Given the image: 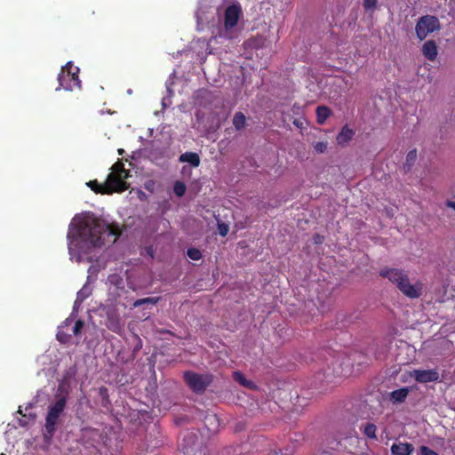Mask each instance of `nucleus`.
I'll return each instance as SVG.
<instances>
[{
  "label": "nucleus",
  "instance_id": "33",
  "mask_svg": "<svg viewBox=\"0 0 455 455\" xmlns=\"http://www.w3.org/2000/svg\"><path fill=\"white\" fill-rule=\"evenodd\" d=\"M190 172H191L190 168H188V167H187V166H184V167L182 168V173H183V174H185V173H187V172H188V173H190Z\"/></svg>",
  "mask_w": 455,
  "mask_h": 455
},
{
  "label": "nucleus",
  "instance_id": "14",
  "mask_svg": "<svg viewBox=\"0 0 455 455\" xmlns=\"http://www.w3.org/2000/svg\"><path fill=\"white\" fill-rule=\"evenodd\" d=\"M354 132L347 126H344L340 132L337 135L336 140L339 145H344L352 140Z\"/></svg>",
  "mask_w": 455,
  "mask_h": 455
},
{
  "label": "nucleus",
  "instance_id": "10",
  "mask_svg": "<svg viewBox=\"0 0 455 455\" xmlns=\"http://www.w3.org/2000/svg\"><path fill=\"white\" fill-rule=\"evenodd\" d=\"M413 451V445L409 443H393L391 446L392 455H411Z\"/></svg>",
  "mask_w": 455,
  "mask_h": 455
},
{
  "label": "nucleus",
  "instance_id": "36",
  "mask_svg": "<svg viewBox=\"0 0 455 455\" xmlns=\"http://www.w3.org/2000/svg\"><path fill=\"white\" fill-rule=\"evenodd\" d=\"M315 243H321V242H322L321 237H320L319 235H317V236L315 238Z\"/></svg>",
  "mask_w": 455,
  "mask_h": 455
},
{
  "label": "nucleus",
  "instance_id": "5",
  "mask_svg": "<svg viewBox=\"0 0 455 455\" xmlns=\"http://www.w3.org/2000/svg\"><path fill=\"white\" fill-rule=\"evenodd\" d=\"M127 177L124 164L117 162L112 166V172L108 175L107 185L112 191L123 192L128 188V184L124 181Z\"/></svg>",
  "mask_w": 455,
  "mask_h": 455
},
{
  "label": "nucleus",
  "instance_id": "41",
  "mask_svg": "<svg viewBox=\"0 0 455 455\" xmlns=\"http://www.w3.org/2000/svg\"><path fill=\"white\" fill-rule=\"evenodd\" d=\"M123 153V149H119V154L121 155Z\"/></svg>",
  "mask_w": 455,
  "mask_h": 455
},
{
  "label": "nucleus",
  "instance_id": "22",
  "mask_svg": "<svg viewBox=\"0 0 455 455\" xmlns=\"http://www.w3.org/2000/svg\"><path fill=\"white\" fill-rule=\"evenodd\" d=\"M158 301H159V298L158 297L144 298V299H137L133 303V307H140V306L145 305V304L156 305Z\"/></svg>",
  "mask_w": 455,
  "mask_h": 455
},
{
  "label": "nucleus",
  "instance_id": "13",
  "mask_svg": "<svg viewBox=\"0 0 455 455\" xmlns=\"http://www.w3.org/2000/svg\"><path fill=\"white\" fill-rule=\"evenodd\" d=\"M179 161L180 163H188L193 167H198L200 165V156L195 152H186L180 156Z\"/></svg>",
  "mask_w": 455,
  "mask_h": 455
},
{
  "label": "nucleus",
  "instance_id": "38",
  "mask_svg": "<svg viewBox=\"0 0 455 455\" xmlns=\"http://www.w3.org/2000/svg\"><path fill=\"white\" fill-rule=\"evenodd\" d=\"M27 422L25 420L20 419V425L26 426Z\"/></svg>",
  "mask_w": 455,
  "mask_h": 455
},
{
  "label": "nucleus",
  "instance_id": "28",
  "mask_svg": "<svg viewBox=\"0 0 455 455\" xmlns=\"http://www.w3.org/2000/svg\"><path fill=\"white\" fill-rule=\"evenodd\" d=\"M84 323L82 320H77L73 326L72 332L75 336H78L81 333V330L84 327Z\"/></svg>",
  "mask_w": 455,
  "mask_h": 455
},
{
  "label": "nucleus",
  "instance_id": "27",
  "mask_svg": "<svg viewBox=\"0 0 455 455\" xmlns=\"http://www.w3.org/2000/svg\"><path fill=\"white\" fill-rule=\"evenodd\" d=\"M188 256L193 260H198L202 258V253L198 249L191 248L188 250Z\"/></svg>",
  "mask_w": 455,
  "mask_h": 455
},
{
  "label": "nucleus",
  "instance_id": "37",
  "mask_svg": "<svg viewBox=\"0 0 455 455\" xmlns=\"http://www.w3.org/2000/svg\"><path fill=\"white\" fill-rule=\"evenodd\" d=\"M72 322V320L70 318H67L66 321L64 322V324L65 325H68L70 323Z\"/></svg>",
  "mask_w": 455,
  "mask_h": 455
},
{
  "label": "nucleus",
  "instance_id": "19",
  "mask_svg": "<svg viewBox=\"0 0 455 455\" xmlns=\"http://www.w3.org/2000/svg\"><path fill=\"white\" fill-rule=\"evenodd\" d=\"M87 185L94 190L96 193H113L114 191L110 190L107 185V181L104 185L98 184L97 181H90Z\"/></svg>",
  "mask_w": 455,
  "mask_h": 455
},
{
  "label": "nucleus",
  "instance_id": "20",
  "mask_svg": "<svg viewBox=\"0 0 455 455\" xmlns=\"http://www.w3.org/2000/svg\"><path fill=\"white\" fill-rule=\"evenodd\" d=\"M219 419L215 414H210L205 417V426L211 432H216Z\"/></svg>",
  "mask_w": 455,
  "mask_h": 455
},
{
  "label": "nucleus",
  "instance_id": "9",
  "mask_svg": "<svg viewBox=\"0 0 455 455\" xmlns=\"http://www.w3.org/2000/svg\"><path fill=\"white\" fill-rule=\"evenodd\" d=\"M411 376L419 383H428L437 381L440 378L439 372L435 370H414Z\"/></svg>",
  "mask_w": 455,
  "mask_h": 455
},
{
  "label": "nucleus",
  "instance_id": "32",
  "mask_svg": "<svg viewBox=\"0 0 455 455\" xmlns=\"http://www.w3.org/2000/svg\"><path fill=\"white\" fill-rule=\"evenodd\" d=\"M109 281L113 283H118L119 281H122L121 278L118 275H111L109 277Z\"/></svg>",
  "mask_w": 455,
  "mask_h": 455
},
{
  "label": "nucleus",
  "instance_id": "7",
  "mask_svg": "<svg viewBox=\"0 0 455 455\" xmlns=\"http://www.w3.org/2000/svg\"><path fill=\"white\" fill-rule=\"evenodd\" d=\"M441 28L440 21L435 16L425 15L419 19L416 24V35L419 40H423L435 31Z\"/></svg>",
  "mask_w": 455,
  "mask_h": 455
},
{
  "label": "nucleus",
  "instance_id": "16",
  "mask_svg": "<svg viewBox=\"0 0 455 455\" xmlns=\"http://www.w3.org/2000/svg\"><path fill=\"white\" fill-rule=\"evenodd\" d=\"M91 294V288L88 286H84L76 295V299L74 303V311L77 310L83 301L88 298Z\"/></svg>",
  "mask_w": 455,
  "mask_h": 455
},
{
  "label": "nucleus",
  "instance_id": "24",
  "mask_svg": "<svg viewBox=\"0 0 455 455\" xmlns=\"http://www.w3.org/2000/svg\"><path fill=\"white\" fill-rule=\"evenodd\" d=\"M417 156H418V155H417L416 149H412V150L409 151L406 156L404 167H407L408 169H410L416 162Z\"/></svg>",
  "mask_w": 455,
  "mask_h": 455
},
{
  "label": "nucleus",
  "instance_id": "39",
  "mask_svg": "<svg viewBox=\"0 0 455 455\" xmlns=\"http://www.w3.org/2000/svg\"><path fill=\"white\" fill-rule=\"evenodd\" d=\"M60 336H61V332L59 331V333L57 334V337H58L59 339H60Z\"/></svg>",
  "mask_w": 455,
  "mask_h": 455
},
{
  "label": "nucleus",
  "instance_id": "3",
  "mask_svg": "<svg viewBox=\"0 0 455 455\" xmlns=\"http://www.w3.org/2000/svg\"><path fill=\"white\" fill-rule=\"evenodd\" d=\"M242 17L240 4L235 3L228 6L224 12L223 25L219 29V36L226 39L236 37L239 32L238 22Z\"/></svg>",
  "mask_w": 455,
  "mask_h": 455
},
{
  "label": "nucleus",
  "instance_id": "2",
  "mask_svg": "<svg viewBox=\"0 0 455 455\" xmlns=\"http://www.w3.org/2000/svg\"><path fill=\"white\" fill-rule=\"evenodd\" d=\"M380 275L387 278L404 296L410 299H418L422 294L423 283L419 281L411 283L408 275L403 270L387 268L381 270Z\"/></svg>",
  "mask_w": 455,
  "mask_h": 455
},
{
  "label": "nucleus",
  "instance_id": "40",
  "mask_svg": "<svg viewBox=\"0 0 455 455\" xmlns=\"http://www.w3.org/2000/svg\"><path fill=\"white\" fill-rule=\"evenodd\" d=\"M186 450L187 451H185L184 452L188 455L189 454L188 448H186Z\"/></svg>",
  "mask_w": 455,
  "mask_h": 455
},
{
  "label": "nucleus",
  "instance_id": "1",
  "mask_svg": "<svg viewBox=\"0 0 455 455\" xmlns=\"http://www.w3.org/2000/svg\"><path fill=\"white\" fill-rule=\"evenodd\" d=\"M120 235L118 227L111 226L92 214L76 215L68 233L69 254L80 261V252L86 253L92 247H100L107 242L114 243Z\"/></svg>",
  "mask_w": 455,
  "mask_h": 455
},
{
  "label": "nucleus",
  "instance_id": "34",
  "mask_svg": "<svg viewBox=\"0 0 455 455\" xmlns=\"http://www.w3.org/2000/svg\"><path fill=\"white\" fill-rule=\"evenodd\" d=\"M293 124H294L297 127H300V126L302 125V123H301L299 120H298V119L294 120Z\"/></svg>",
  "mask_w": 455,
  "mask_h": 455
},
{
  "label": "nucleus",
  "instance_id": "25",
  "mask_svg": "<svg viewBox=\"0 0 455 455\" xmlns=\"http://www.w3.org/2000/svg\"><path fill=\"white\" fill-rule=\"evenodd\" d=\"M186 189V186L182 182L177 181L174 184L173 191L175 195L179 197H181L185 195Z\"/></svg>",
  "mask_w": 455,
  "mask_h": 455
},
{
  "label": "nucleus",
  "instance_id": "42",
  "mask_svg": "<svg viewBox=\"0 0 455 455\" xmlns=\"http://www.w3.org/2000/svg\"><path fill=\"white\" fill-rule=\"evenodd\" d=\"M0 455H4V453H1Z\"/></svg>",
  "mask_w": 455,
  "mask_h": 455
},
{
  "label": "nucleus",
  "instance_id": "21",
  "mask_svg": "<svg viewBox=\"0 0 455 455\" xmlns=\"http://www.w3.org/2000/svg\"><path fill=\"white\" fill-rule=\"evenodd\" d=\"M234 378H235V381H237L238 383H240L241 385H243L244 387H247L250 388L254 387V384L251 381L247 380L245 379V377L239 371L234 372Z\"/></svg>",
  "mask_w": 455,
  "mask_h": 455
},
{
  "label": "nucleus",
  "instance_id": "11",
  "mask_svg": "<svg viewBox=\"0 0 455 455\" xmlns=\"http://www.w3.org/2000/svg\"><path fill=\"white\" fill-rule=\"evenodd\" d=\"M123 323L119 316L113 313L108 314L106 326L114 332L121 331L123 328Z\"/></svg>",
  "mask_w": 455,
  "mask_h": 455
},
{
  "label": "nucleus",
  "instance_id": "8",
  "mask_svg": "<svg viewBox=\"0 0 455 455\" xmlns=\"http://www.w3.org/2000/svg\"><path fill=\"white\" fill-rule=\"evenodd\" d=\"M78 70V68L73 67L71 62L68 63L59 75L60 86L65 90H72L75 86L79 87Z\"/></svg>",
  "mask_w": 455,
  "mask_h": 455
},
{
  "label": "nucleus",
  "instance_id": "15",
  "mask_svg": "<svg viewBox=\"0 0 455 455\" xmlns=\"http://www.w3.org/2000/svg\"><path fill=\"white\" fill-rule=\"evenodd\" d=\"M409 394V389L407 387H403L397 390H395L389 394L390 400L393 403H402L405 400Z\"/></svg>",
  "mask_w": 455,
  "mask_h": 455
},
{
  "label": "nucleus",
  "instance_id": "23",
  "mask_svg": "<svg viewBox=\"0 0 455 455\" xmlns=\"http://www.w3.org/2000/svg\"><path fill=\"white\" fill-rule=\"evenodd\" d=\"M376 431H377V427H376V425H374L372 423H367L363 427L364 435L367 437L371 438V439L377 438Z\"/></svg>",
  "mask_w": 455,
  "mask_h": 455
},
{
  "label": "nucleus",
  "instance_id": "30",
  "mask_svg": "<svg viewBox=\"0 0 455 455\" xmlns=\"http://www.w3.org/2000/svg\"><path fill=\"white\" fill-rule=\"evenodd\" d=\"M378 0H363V7L366 10H373L376 8Z\"/></svg>",
  "mask_w": 455,
  "mask_h": 455
},
{
  "label": "nucleus",
  "instance_id": "17",
  "mask_svg": "<svg viewBox=\"0 0 455 455\" xmlns=\"http://www.w3.org/2000/svg\"><path fill=\"white\" fill-rule=\"evenodd\" d=\"M331 110L329 108L325 106H319L316 108V116H317V122L320 124H323L326 119L330 116Z\"/></svg>",
  "mask_w": 455,
  "mask_h": 455
},
{
  "label": "nucleus",
  "instance_id": "29",
  "mask_svg": "<svg viewBox=\"0 0 455 455\" xmlns=\"http://www.w3.org/2000/svg\"><path fill=\"white\" fill-rule=\"evenodd\" d=\"M218 230H219V234L221 236H226L228 233L229 228L225 223H218Z\"/></svg>",
  "mask_w": 455,
  "mask_h": 455
},
{
  "label": "nucleus",
  "instance_id": "26",
  "mask_svg": "<svg viewBox=\"0 0 455 455\" xmlns=\"http://www.w3.org/2000/svg\"><path fill=\"white\" fill-rule=\"evenodd\" d=\"M328 143L325 141H318L313 144V148L316 153H323L326 151Z\"/></svg>",
  "mask_w": 455,
  "mask_h": 455
},
{
  "label": "nucleus",
  "instance_id": "12",
  "mask_svg": "<svg viewBox=\"0 0 455 455\" xmlns=\"http://www.w3.org/2000/svg\"><path fill=\"white\" fill-rule=\"evenodd\" d=\"M423 55L429 60H435L437 56V47L434 41H427L422 47Z\"/></svg>",
  "mask_w": 455,
  "mask_h": 455
},
{
  "label": "nucleus",
  "instance_id": "4",
  "mask_svg": "<svg viewBox=\"0 0 455 455\" xmlns=\"http://www.w3.org/2000/svg\"><path fill=\"white\" fill-rule=\"evenodd\" d=\"M57 401L49 407V411L45 419V437L51 438L55 430L56 424L60 414L63 412L67 399L65 396H57Z\"/></svg>",
  "mask_w": 455,
  "mask_h": 455
},
{
  "label": "nucleus",
  "instance_id": "6",
  "mask_svg": "<svg viewBox=\"0 0 455 455\" xmlns=\"http://www.w3.org/2000/svg\"><path fill=\"white\" fill-rule=\"evenodd\" d=\"M184 379L189 388L198 394L204 392L212 381L211 375L199 374L194 371H185Z\"/></svg>",
  "mask_w": 455,
  "mask_h": 455
},
{
  "label": "nucleus",
  "instance_id": "18",
  "mask_svg": "<svg viewBox=\"0 0 455 455\" xmlns=\"http://www.w3.org/2000/svg\"><path fill=\"white\" fill-rule=\"evenodd\" d=\"M246 118L242 112H237L233 117V125L237 131L242 130L245 125Z\"/></svg>",
  "mask_w": 455,
  "mask_h": 455
},
{
  "label": "nucleus",
  "instance_id": "35",
  "mask_svg": "<svg viewBox=\"0 0 455 455\" xmlns=\"http://www.w3.org/2000/svg\"><path fill=\"white\" fill-rule=\"evenodd\" d=\"M448 205L455 210V200L453 202H449Z\"/></svg>",
  "mask_w": 455,
  "mask_h": 455
},
{
  "label": "nucleus",
  "instance_id": "31",
  "mask_svg": "<svg viewBox=\"0 0 455 455\" xmlns=\"http://www.w3.org/2000/svg\"><path fill=\"white\" fill-rule=\"evenodd\" d=\"M421 455H438L435 451L427 446L420 447Z\"/></svg>",
  "mask_w": 455,
  "mask_h": 455
}]
</instances>
